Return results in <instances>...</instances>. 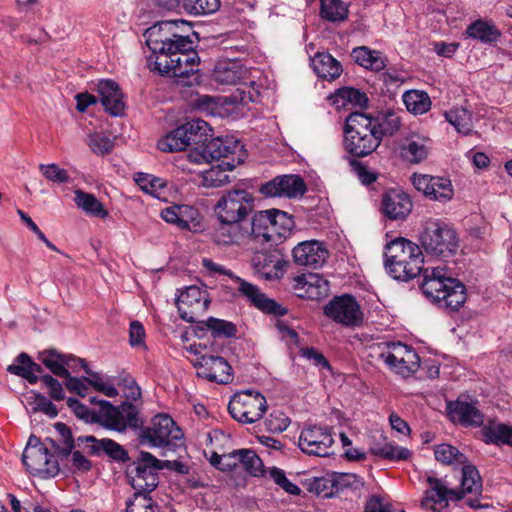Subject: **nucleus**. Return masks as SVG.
Listing matches in <instances>:
<instances>
[{"instance_id": "obj_34", "label": "nucleus", "mask_w": 512, "mask_h": 512, "mask_svg": "<svg viewBox=\"0 0 512 512\" xmlns=\"http://www.w3.org/2000/svg\"><path fill=\"white\" fill-rule=\"evenodd\" d=\"M207 147H208V155H210L212 161L220 158L229 159L230 156L237 154V156L242 154L243 145L237 139L231 137H215L208 138L207 137Z\"/></svg>"}, {"instance_id": "obj_64", "label": "nucleus", "mask_w": 512, "mask_h": 512, "mask_svg": "<svg viewBox=\"0 0 512 512\" xmlns=\"http://www.w3.org/2000/svg\"><path fill=\"white\" fill-rule=\"evenodd\" d=\"M41 381L53 400L60 401L64 399L65 392L58 380L47 374L41 377Z\"/></svg>"}, {"instance_id": "obj_50", "label": "nucleus", "mask_w": 512, "mask_h": 512, "mask_svg": "<svg viewBox=\"0 0 512 512\" xmlns=\"http://www.w3.org/2000/svg\"><path fill=\"white\" fill-rule=\"evenodd\" d=\"M373 455L392 461L406 460L411 452L404 447L385 442L381 445H374L370 448Z\"/></svg>"}, {"instance_id": "obj_11", "label": "nucleus", "mask_w": 512, "mask_h": 512, "mask_svg": "<svg viewBox=\"0 0 512 512\" xmlns=\"http://www.w3.org/2000/svg\"><path fill=\"white\" fill-rule=\"evenodd\" d=\"M254 198L245 189L227 191L216 203L214 212L219 221H244L253 209Z\"/></svg>"}, {"instance_id": "obj_10", "label": "nucleus", "mask_w": 512, "mask_h": 512, "mask_svg": "<svg viewBox=\"0 0 512 512\" xmlns=\"http://www.w3.org/2000/svg\"><path fill=\"white\" fill-rule=\"evenodd\" d=\"M230 415L238 422L252 424L260 420L267 410L266 398L258 391L236 393L229 402Z\"/></svg>"}, {"instance_id": "obj_25", "label": "nucleus", "mask_w": 512, "mask_h": 512, "mask_svg": "<svg viewBox=\"0 0 512 512\" xmlns=\"http://www.w3.org/2000/svg\"><path fill=\"white\" fill-rule=\"evenodd\" d=\"M381 209L390 220H404L411 212L412 201L402 190L390 189L382 196Z\"/></svg>"}, {"instance_id": "obj_32", "label": "nucleus", "mask_w": 512, "mask_h": 512, "mask_svg": "<svg viewBox=\"0 0 512 512\" xmlns=\"http://www.w3.org/2000/svg\"><path fill=\"white\" fill-rule=\"evenodd\" d=\"M243 162L241 155L231 157L230 160H222L219 164L201 172V184L207 188L223 186L231 182L228 172L232 171L238 164Z\"/></svg>"}, {"instance_id": "obj_24", "label": "nucleus", "mask_w": 512, "mask_h": 512, "mask_svg": "<svg viewBox=\"0 0 512 512\" xmlns=\"http://www.w3.org/2000/svg\"><path fill=\"white\" fill-rule=\"evenodd\" d=\"M448 415L453 422L464 426H481L484 422V414L478 409L477 402L468 401L459 397L454 402L447 404Z\"/></svg>"}, {"instance_id": "obj_38", "label": "nucleus", "mask_w": 512, "mask_h": 512, "mask_svg": "<svg viewBox=\"0 0 512 512\" xmlns=\"http://www.w3.org/2000/svg\"><path fill=\"white\" fill-rule=\"evenodd\" d=\"M460 489H456L463 499L466 494L479 495L482 491V480L476 467L468 461L461 466Z\"/></svg>"}, {"instance_id": "obj_59", "label": "nucleus", "mask_w": 512, "mask_h": 512, "mask_svg": "<svg viewBox=\"0 0 512 512\" xmlns=\"http://www.w3.org/2000/svg\"><path fill=\"white\" fill-rule=\"evenodd\" d=\"M148 493L136 492L132 500L127 503V512H155L152 499L147 497Z\"/></svg>"}, {"instance_id": "obj_42", "label": "nucleus", "mask_w": 512, "mask_h": 512, "mask_svg": "<svg viewBox=\"0 0 512 512\" xmlns=\"http://www.w3.org/2000/svg\"><path fill=\"white\" fill-rule=\"evenodd\" d=\"M74 194V202L76 206L83 210L87 215L99 218H106L108 216V211L93 194L79 189L76 190Z\"/></svg>"}, {"instance_id": "obj_46", "label": "nucleus", "mask_w": 512, "mask_h": 512, "mask_svg": "<svg viewBox=\"0 0 512 512\" xmlns=\"http://www.w3.org/2000/svg\"><path fill=\"white\" fill-rule=\"evenodd\" d=\"M328 99L337 109L344 108L349 104L362 105L366 101L365 95L352 87L338 89Z\"/></svg>"}, {"instance_id": "obj_27", "label": "nucleus", "mask_w": 512, "mask_h": 512, "mask_svg": "<svg viewBox=\"0 0 512 512\" xmlns=\"http://www.w3.org/2000/svg\"><path fill=\"white\" fill-rule=\"evenodd\" d=\"M97 90L101 104L106 112L114 117L122 116L124 114V95L118 83L113 80L102 79L97 85Z\"/></svg>"}, {"instance_id": "obj_20", "label": "nucleus", "mask_w": 512, "mask_h": 512, "mask_svg": "<svg viewBox=\"0 0 512 512\" xmlns=\"http://www.w3.org/2000/svg\"><path fill=\"white\" fill-rule=\"evenodd\" d=\"M306 191L303 179L298 175H283L274 178L261 187V193L268 197L295 198Z\"/></svg>"}, {"instance_id": "obj_41", "label": "nucleus", "mask_w": 512, "mask_h": 512, "mask_svg": "<svg viewBox=\"0 0 512 512\" xmlns=\"http://www.w3.org/2000/svg\"><path fill=\"white\" fill-rule=\"evenodd\" d=\"M40 360L53 374L65 378L66 383L69 378H73L66 367L69 363L66 362L69 361L68 354H61L56 350H47L40 354Z\"/></svg>"}, {"instance_id": "obj_22", "label": "nucleus", "mask_w": 512, "mask_h": 512, "mask_svg": "<svg viewBox=\"0 0 512 512\" xmlns=\"http://www.w3.org/2000/svg\"><path fill=\"white\" fill-rule=\"evenodd\" d=\"M286 261L279 255L257 251L251 258V267L256 275L266 280L279 279L283 276Z\"/></svg>"}, {"instance_id": "obj_36", "label": "nucleus", "mask_w": 512, "mask_h": 512, "mask_svg": "<svg viewBox=\"0 0 512 512\" xmlns=\"http://www.w3.org/2000/svg\"><path fill=\"white\" fill-rule=\"evenodd\" d=\"M311 65L319 78L334 80L341 75L342 66L331 54L318 52L311 59Z\"/></svg>"}, {"instance_id": "obj_37", "label": "nucleus", "mask_w": 512, "mask_h": 512, "mask_svg": "<svg viewBox=\"0 0 512 512\" xmlns=\"http://www.w3.org/2000/svg\"><path fill=\"white\" fill-rule=\"evenodd\" d=\"M78 442L92 443L91 450L95 454L100 452L106 453L109 457L116 461H125L128 456L124 448L111 439L97 440L94 436L79 437Z\"/></svg>"}, {"instance_id": "obj_26", "label": "nucleus", "mask_w": 512, "mask_h": 512, "mask_svg": "<svg viewBox=\"0 0 512 512\" xmlns=\"http://www.w3.org/2000/svg\"><path fill=\"white\" fill-rule=\"evenodd\" d=\"M292 253L295 263L312 268L321 267L328 257L325 246L316 240L299 243L294 247Z\"/></svg>"}, {"instance_id": "obj_14", "label": "nucleus", "mask_w": 512, "mask_h": 512, "mask_svg": "<svg viewBox=\"0 0 512 512\" xmlns=\"http://www.w3.org/2000/svg\"><path fill=\"white\" fill-rule=\"evenodd\" d=\"M324 313L333 321L347 327L357 326L363 320L360 305L351 295L335 297L325 306Z\"/></svg>"}, {"instance_id": "obj_1", "label": "nucleus", "mask_w": 512, "mask_h": 512, "mask_svg": "<svg viewBox=\"0 0 512 512\" xmlns=\"http://www.w3.org/2000/svg\"><path fill=\"white\" fill-rule=\"evenodd\" d=\"M384 258L386 271L396 280L408 281L422 274V291L438 307L454 311L465 303V287L452 277L447 265L424 268L421 248L412 241L392 240L386 245Z\"/></svg>"}, {"instance_id": "obj_60", "label": "nucleus", "mask_w": 512, "mask_h": 512, "mask_svg": "<svg viewBox=\"0 0 512 512\" xmlns=\"http://www.w3.org/2000/svg\"><path fill=\"white\" fill-rule=\"evenodd\" d=\"M271 479L279 486L281 487L285 492L291 494V495H299L301 490L300 488L292 483L287 477L285 472L277 467L271 468L270 472Z\"/></svg>"}, {"instance_id": "obj_29", "label": "nucleus", "mask_w": 512, "mask_h": 512, "mask_svg": "<svg viewBox=\"0 0 512 512\" xmlns=\"http://www.w3.org/2000/svg\"><path fill=\"white\" fill-rule=\"evenodd\" d=\"M162 219L180 229L193 230L200 225L199 211L190 205H171L161 211Z\"/></svg>"}, {"instance_id": "obj_21", "label": "nucleus", "mask_w": 512, "mask_h": 512, "mask_svg": "<svg viewBox=\"0 0 512 512\" xmlns=\"http://www.w3.org/2000/svg\"><path fill=\"white\" fill-rule=\"evenodd\" d=\"M213 240L218 245H237L249 249V236L244 221H219L213 232Z\"/></svg>"}, {"instance_id": "obj_4", "label": "nucleus", "mask_w": 512, "mask_h": 512, "mask_svg": "<svg viewBox=\"0 0 512 512\" xmlns=\"http://www.w3.org/2000/svg\"><path fill=\"white\" fill-rule=\"evenodd\" d=\"M294 221L288 213L277 210H263L253 214L246 225L249 249L265 243H278L290 234Z\"/></svg>"}, {"instance_id": "obj_2", "label": "nucleus", "mask_w": 512, "mask_h": 512, "mask_svg": "<svg viewBox=\"0 0 512 512\" xmlns=\"http://www.w3.org/2000/svg\"><path fill=\"white\" fill-rule=\"evenodd\" d=\"M177 29V21H162L146 30L144 36L151 51L147 62L161 75L183 79L198 72L200 58L191 38L178 34Z\"/></svg>"}, {"instance_id": "obj_48", "label": "nucleus", "mask_w": 512, "mask_h": 512, "mask_svg": "<svg viewBox=\"0 0 512 512\" xmlns=\"http://www.w3.org/2000/svg\"><path fill=\"white\" fill-rule=\"evenodd\" d=\"M486 443L512 445V427L503 423L485 426L482 430Z\"/></svg>"}, {"instance_id": "obj_9", "label": "nucleus", "mask_w": 512, "mask_h": 512, "mask_svg": "<svg viewBox=\"0 0 512 512\" xmlns=\"http://www.w3.org/2000/svg\"><path fill=\"white\" fill-rule=\"evenodd\" d=\"M183 432L171 416L165 413L155 415L150 424L141 429L139 442L150 448H162L183 438Z\"/></svg>"}, {"instance_id": "obj_47", "label": "nucleus", "mask_w": 512, "mask_h": 512, "mask_svg": "<svg viewBox=\"0 0 512 512\" xmlns=\"http://www.w3.org/2000/svg\"><path fill=\"white\" fill-rule=\"evenodd\" d=\"M434 455L437 461L454 468L461 467L467 462L466 456L458 448L447 443L435 446Z\"/></svg>"}, {"instance_id": "obj_39", "label": "nucleus", "mask_w": 512, "mask_h": 512, "mask_svg": "<svg viewBox=\"0 0 512 512\" xmlns=\"http://www.w3.org/2000/svg\"><path fill=\"white\" fill-rule=\"evenodd\" d=\"M8 371L23 377L31 384H35L39 379L42 368L39 364L32 362L26 353H21L16 362L8 367Z\"/></svg>"}, {"instance_id": "obj_51", "label": "nucleus", "mask_w": 512, "mask_h": 512, "mask_svg": "<svg viewBox=\"0 0 512 512\" xmlns=\"http://www.w3.org/2000/svg\"><path fill=\"white\" fill-rule=\"evenodd\" d=\"M321 16L332 22L343 21L348 16V8L341 0H321Z\"/></svg>"}, {"instance_id": "obj_5", "label": "nucleus", "mask_w": 512, "mask_h": 512, "mask_svg": "<svg viewBox=\"0 0 512 512\" xmlns=\"http://www.w3.org/2000/svg\"><path fill=\"white\" fill-rule=\"evenodd\" d=\"M344 133L345 149L355 157L371 154L381 143L373 126V117L365 113H351L346 118Z\"/></svg>"}, {"instance_id": "obj_23", "label": "nucleus", "mask_w": 512, "mask_h": 512, "mask_svg": "<svg viewBox=\"0 0 512 512\" xmlns=\"http://www.w3.org/2000/svg\"><path fill=\"white\" fill-rule=\"evenodd\" d=\"M246 76L243 64L235 59L217 61L211 73V80L218 88L239 84Z\"/></svg>"}, {"instance_id": "obj_31", "label": "nucleus", "mask_w": 512, "mask_h": 512, "mask_svg": "<svg viewBox=\"0 0 512 512\" xmlns=\"http://www.w3.org/2000/svg\"><path fill=\"white\" fill-rule=\"evenodd\" d=\"M238 284V291L258 309L274 315H284L286 313L285 308L268 298L257 286L240 278H238Z\"/></svg>"}, {"instance_id": "obj_12", "label": "nucleus", "mask_w": 512, "mask_h": 512, "mask_svg": "<svg viewBox=\"0 0 512 512\" xmlns=\"http://www.w3.org/2000/svg\"><path fill=\"white\" fill-rule=\"evenodd\" d=\"M386 345L387 350L381 352L380 358L391 370L404 377L418 370L420 358L412 347L401 342H391Z\"/></svg>"}, {"instance_id": "obj_56", "label": "nucleus", "mask_w": 512, "mask_h": 512, "mask_svg": "<svg viewBox=\"0 0 512 512\" xmlns=\"http://www.w3.org/2000/svg\"><path fill=\"white\" fill-rule=\"evenodd\" d=\"M135 180L144 192L157 198L160 197V190L165 187L162 179L149 174H139Z\"/></svg>"}, {"instance_id": "obj_44", "label": "nucleus", "mask_w": 512, "mask_h": 512, "mask_svg": "<svg viewBox=\"0 0 512 512\" xmlns=\"http://www.w3.org/2000/svg\"><path fill=\"white\" fill-rule=\"evenodd\" d=\"M403 102L409 112L414 115L427 113L431 108L429 95L422 90H409L402 96Z\"/></svg>"}, {"instance_id": "obj_3", "label": "nucleus", "mask_w": 512, "mask_h": 512, "mask_svg": "<svg viewBox=\"0 0 512 512\" xmlns=\"http://www.w3.org/2000/svg\"><path fill=\"white\" fill-rule=\"evenodd\" d=\"M89 401L97 403L98 408L90 410L75 398H69L67 405L79 419L86 423H100L119 432L126 430L127 427L137 426L138 410L133 404L125 402L115 407L105 400L97 401L96 397H90Z\"/></svg>"}, {"instance_id": "obj_58", "label": "nucleus", "mask_w": 512, "mask_h": 512, "mask_svg": "<svg viewBox=\"0 0 512 512\" xmlns=\"http://www.w3.org/2000/svg\"><path fill=\"white\" fill-rule=\"evenodd\" d=\"M39 169L42 175L53 183H66L70 180V176L65 169L60 168L58 165L52 164H41Z\"/></svg>"}, {"instance_id": "obj_17", "label": "nucleus", "mask_w": 512, "mask_h": 512, "mask_svg": "<svg viewBox=\"0 0 512 512\" xmlns=\"http://www.w3.org/2000/svg\"><path fill=\"white\" fill-rule=\"evenodd\" d=\"M429 488L425 491L421 500V507L433 512H443L449 501L461 500L460 493L454 488H448L445 483L437 478L427 479Z\"/></svg>"}, {"instance_id": "obj_63", "label": "nucleus", "mask_w": 512, "mask_h": 512, "mask_svg": "<svg viewBox=\"0 0 512 512\" xmlns=\"http://www.w3.org/2000/svg\"><path fill=\"white\" fill-rule=\"evenodd\" d=\"M145 329L141 322L132 321L129 328V343L132 347L145 348Z\"/></svg>"}, {"instance_id": "obj_40", "label": "nucleus", "mask_w": 512, "mask_h": 512, "mask_svg": "<svg viewBox=\"0 0 512 512\" xmlns=\"http://www.w3.org/2000/svg\"><path fill=\"white\" fill-rule=\"evenodd\" d=\"M468 37L478 40L482 43L496 42L500 37V32L496 26L489 21L478 19L472 22L466 29Z\"/></svg>"}, {"instance_id": "obj_57", "label": "nucleus", "mask_w": 512, "mask_h": 512, "mask_svg": "<svg viewBox=\"0 0 512 512\" xmlns=\"http://www.w3.org/2000/svg\"><path fill=\"white\" fill-rule=\"evenodd\" d=\"M220 8V0H188L187 12L193 15H207Z\"/></svg>"}, {"instance_id": "obj_43", "label": "nucleus", "mask_w": 512, "mask_h": 512, "mask_svg": "<svg viewBox=\"0 0 512 512\" xmlns=\"http://www.w3.org/2000/svg\"><path fill=\"white\" fill-rule=\"evenodd\" d=\"M157 470L149 467H135V474L131 476V485L140 493H150L158 485Z\"/></svg>"}, {"instance_id": "obj_49", "label": "nucleus", "mask_w": 512, "mask_h": 512, "mask_svg": "<svg viewBox=\"0 0 512 512\" xmlns=\"http://www.w3.org/2000/svg\"><path fill=\"white\" fill-rule=\"evenodd\" d=\"M373 126L382 141L383 136L393 135L400 129L401 119L396 113L387 112L373 118Z\"/></svg>"}, {"instance_id": "obj_62", "label": "nucleus", "mask_w": 512, "mask_h": 512, "mask_svg": "<svg viewBox=\"0 0 512 512\" xmlns=\"http://www.w3.org/2000/svg\"><path fill=\"white\" fill-rule=\"evenodd\" d=\"M266 428L271 432H283L290 425V419L281 411H273L265 420Z\"/></svg>"}, {"instance_id": "obj_54", "label": "nucleus", "mask_w": 512, "mask_h": 512, "mask_svg": "<svg viewBox=\"0 0 512 512\" xmlns=\"http://www.w3.org/2000/svg\"><path fill=\"white\" fill-rule=\"evenodd\" d=\"M55 429L60 435L59 443L56 444L55 441L48 439L49 443L55 448V452L62 456H68L74 447L71 431L63 423H56Z\"/></svg>"}, {"instance_id": "obj_13", "label": "nucleus", "mask_w": 512, "mask_h": 512, "mask_svg": "<svg viewBox=\"0 0 512 512\" xmlns=\"http://www.w3.org/2000/svg\"><path fill=\"white\" fill-rule=\"evenodd\" d=\"M208 294L198 286H189L177 297V307L180 317L190 323L200 321L209 305Z\"/></svg>"}, {"instance_id": "obj_33", "label": "nucleus", "mask_w": 512, "mask_h": 512, "mask_svg": "<svg viewBox=\"0 0 512 512\" xmlns=\"http://www.w3.org/2000/svg\"><path fill=\"white\" fill-rule=\"evenodd\" d=\"M431 148V140L420 134H411L401 146V154L410 163H420L425 160Z\"/></svg>"}, {"instance_id": "obj_30", "label": "nucleus", "mask_w": 512, "mask_h": 512, "mask_svg": "<svg viewBox=\"0 0 512 512\" xmlns=\"http://www.w3.org/2000/svg\"><path fill=\"white\" fill-rule=\"evenodd\" d=\"M294 288L299 291L298 296L311 300H319L329 294V282L320 274L309 273L295 279Z\"/></svg>"}, {"instance_id": "obj_6", "label": "nucleus", "mask_w": 512, "mask_h": 512, "mask_svg": "<svg viewBox=\"0 0 512 512\" xmlns=\"http://www.w3.org/2000/svg\"><path fill=\"white\" fill-rule=\"evenodd\" d=\"M421 243L427 254L446 260L456 255L459 238L454 228L442 220H430L426 223Z\"/></svg>"}, {"instance_id": "obj_16", "label": "nucleus", "mask_w": 512, "mask_h": 512, "mask_svg": "<svg viewBox=\"0 0 512 512\" xmlns=\"http://www.w3.org/2000/svg\"><path fill=\"white\" fill-rule=\"evenodd\" d=\"M334 439L331 430L322 426H308L299 436L298 446L302 452L314 456H328Z\"/></svg>"}, {"instance_id": "obj_19", "label": "nucleus", "mask_w": 512, "mask_h": 512, "mask_svg": "<svg viewBox=\"0 0 512 512\" xmlns=\"http://www.w3.org/2000/svg\"><path fill=\"white\" fill-rule=\"evenodd\" d=\"M190 361L197 369V375L202 378L222 384L232 380V368L223 357L208 355Z\"/></svg>"}, {"instance_id": "obj_18", "label": "nucleus", "mask_w": 512, "mask_h": 512, "mask_svg": "<svg viewBox=\"0 0 512 512\" xmlns=\"http://www.w3.org/2000/svg\"><path fill=\"white\" fill-rule=\"evenodd\" d=\"M22 462L34 475L53 477L59 472L55 455L50 453L47 446L41 448L25 447Z\"/></svg>"}, {"instance_id": "obj_61", "label": "nucleus", "mask_w": 512, "mask_h": 512, "mask_svg": "<svg viewBox=\"0 0 512 512\" xmlns=\"http://www.w3.org/2000/svg\"><path fill=\"white\" fill-rule=\"evenodd\" d=\"M207 137L208 136L204 137L202 142L196 144V146L187 153V159L190 163L204 164L212 161L210 155H208Z\"/></svg>"}, {"instance_id": "obj_45", "label": "nucleus", "mask_w": 512, "mask_h": 512, "mask_svg": "<svg viewBox=\"0 0 512 512\" xmlns=\"http://www.w3.org/2000/svg\"><path fill=\"white\" fill-rule=\"evenodd\" d=\"M446 120L458 133L469 135L473 130L472 114L464 107H454L445 112Z\"/></svg>"}, {"instance_id": "obj_52", "label": "nucleus", "mask_w": 512, "mask_h": 512, "mask_svg": "<svg viewBox=\"0 0 512 512\" xmlns=\"http://www.w3.org/2000/svg\"><path fill=\"white\" fill-rule=\"evenodd\" d=\"M240 464L243 469L252 476H261L264 473V465L260 457L250 449H240Z\"/></svg>"}, {"instance_id": "obj_7", "label": "nucleus", "mask_w": 512, "mask_h": 512, "mask_svg": "<svg viewBox=\"0 0 512 512\" xmlns=\"http://www.w3.org/2000/svg\"><path fill=\"white\" fill-rule=\"evenodd\" d=\"M260 92L254 82L242 84L229 96L203 95L198 99V107L214 116L226 117L233 113L238 104L246 105L256 102Z\"/></svg>"}, {"instance_id": "obj_8", "label": "nucleus", "mask_w": 512, "mask_h": 512, "mask_svg": "<svg viewBox=\"0 0 512 512\" xmlns=\"http://www.w3.org/2000/svg\"><path fill=\"white\" fill-rule=\"evenodd\" d=\"M208 123L202 119H191L163 136L157 143L163 152L182 151L191 143L198 144L204 137L210 136Z\"/></svg>"}, {"instance_id": "obj_55", "label": "nucleus", "mask_w": 512, "mask_h": 512, "mask_svg": "<svg viewBox=\"0 0 512 512\" xmlns=\"http://www.w3.org/2000/svg\"><path fill=\"white\" fill-rule=\"evenodd\" d=\"M206 326L214 337L230 338L236 334V326L226 320L210 317L206 321Z\"/></svg>"}, {"instance_id": "obj_35", "label": "nucleus", "mask_w": 512, "mask_h": 512, "mask_svg": "<svg viewBox=\"0 0 512 512\" xmlns=\"http://www.w3.org/2000/svg\"><path fill=\"white\" fill-rule=\"evenodd\" d=\"M351 57L360 66L375 72L382 71L387 65L386 56L378 50L359 46L352 50Z\"/></svg>"}, {"instance_id": "obj_15", "label": "nucleus", "mask_w": 512, "mask_h": 512, "mask_svg": "<svg viewBox=\"0 0 512 512\" xmlns=\"http://www.w3.org/2000/svg\"><path fill=\"white\" fill-rule=\"evenodd\" d=\"M411 182L417 191L432 201L446 203L454 196L451 180L445 177L414 173Z\"/></svg>"}, {"instance_id": "obj_53", "label": "nucleus", "mask_w": 512, "mask_h": 512, "mask_svg": "<svg viewBox=\"0 0 512 512\" xmlns=\"http://www.w3.org/2000/svg\"><path fill=\"white\" fill-rule=\"evenodd\" d=\"M86 144L93 153L100 156L109 154L114 147V141L103 132L89 134L86 139Z\"/></svg>"}, {"instance_id": "obj_28", "label": "nucleus", "mask_w": 512, "mask_h": 512, "mask_svg": "<svg viewBox=\"0 0 512 512\" xmlns=\"http://www.w3.org/2000/svg\"><path fill=\"white\" fill-rule=\"evenodd\" d=\"M88 375L90 376L89 378H69L66 388L81 397L86 396L90 386L108 397H115L118 394L115 386L109 380L104 379L100 373L90 372Z\"/></svg>"}]
</instances>
